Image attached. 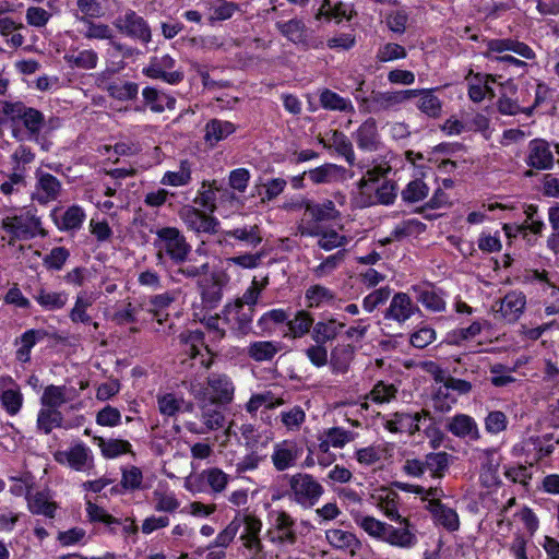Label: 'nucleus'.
<instances>
[{"label": "nucleus", "instance_id": "nucleus-1", "mask_svg": "<svg viewBox=\"0 0 559 559\" xmlns=\"http://www.w3.org/2000/svg\"><path fill=\"white\" fill-rule=\"evenodd\" d=\"M159 262L169 258L171 262H182L191 252V246L185 235L176 227H163L156 230L153 242Z\"/></svg>", "mask_w": 559, "mask_h": 559}, {"label": "nucleus", "instance_id": "nucleus-2", "mask_svg": "<svg viewBox=\"0 0 559 559\" xmlns=\"http://www.w3.org/2000/svg\"><path fill=\"white\" fill-rule=\"evenodd\" d=\"M487 57H491L496 61L518 68L521 71V74L525 72L527 63L504 52L510 51L525 59L535 58V52L530 46L512 38L491 39L487 43Z\"/></svg>", "mask_w": 559, "mask_h": 559}, {"label": "nucleus", "instance_id": "nucleus-3", "mask_svg": "<svg viewBox=\"0 0 559 559\" xmlns=\"http://www.w3.org/2000/svg\"><path fill=\"white\" fill-rule=\"evenodd\" d=\"M288 486L289 499L305 509L314 507L324 493L323 486L308 473L292 475L288 478Z\"/></svg>", "mask_w": 559, "mask_h": 559}, {"label": "nucleus", "instance_id": "nucleus-4", "mask_svg": "<svg viewBox=\"0 0 559 559\" xmlns=\"http://www.w3.org/2000/svg\"><path fill=\"white\" fill-rule=\"evenodd\" d=\"M235 385L231 379L225 373H211L206 379V385L198 390L193 389L192 394L199 403L215 405L229 404L234 399Z\"/></svg>", "mask_w": 559, "mask_h": 559}, {"label": "nucleus", "instance_id": "nucleus-5", "mask_svg": "<svg viewBox=\"0 0 559 559\" xmlns=\"http://www.w3.org/2000/svg\"><path fill=\"white\" fill-rule=\"evenodd\" d=\"M2 111L13 124L21 123L25 128L28 140L39 142V132L45 124L43 112L21 102H5Z\"/></svg>", "mask_w": 559, "mask_h": 559}, {"label": "nucleus", "instance_id": "nucleus-6", "mask_svg": "<svg viewBox=\"0 0 559 559\" xmlns=\"http://www.w3.org/2000/svg\"><path fill=\"white\" fill-rule=\"evenodd\" d=\"M40 219L35 216L14 215L7 216L1 221V227L10 235L8 240L10 246H13L21 238L33 237V229H38L41 236H46V230L40 228Z\"/></svg>", "mask_w": 559, "mask_h": 559}, {"label": "nucleus", "instance_id": "nucleus-7", "mask_svg": "<svg viewBox=\"0 0 559 559\" xmlns=\"http://www.w3.org/2000/svg\"><path fill=\"white\" fill-rule=\"evenodd\" d=\"M554 154L549 143L543 139H534L528 143L525 163L531 169L524 173L525 177H533L534 170H547L554 166Z\"/></svg>", "mask_w": 559, "mask_h": 559}, {"label": "nucleus", "instance_id": "nucleus-8", "mask_svg": "<svg viewBox=\"0 0 559 559\" xmlns=\"http://www.w3.org/2000/svg\"><path fill=\"white\" fill-rule=\"evenodd\" d=\"M115 26L120 33L139 39L143 44L151 41V28L147 22L132 10H127L123 15H120L115 21Z\"/></svg>", "mask_w": 559, "mask_h": 559}, {"label": "nucleus", "instance_id": "nucleus-9", "mask_svg": "<svg viewBox=\"0 0 559 559\" xmlns=\"http://www.w3.org/2000/svg\"><path fill=\"white\" fill-rule=\"evenodd\" d=\"M254 308L240 307L239 302L227 304L223 309V321L236 335H247L251 330Z\"/></svg>", "mask_w": 559, "mask_h": 559}, {"label": "nucleus", "instance_id": "nucleus-10", "mask_svg": "<svg viewBox=\"0 0 559 559\" xmlns=\"http://www.w3.org/2000/svg\"><path fill=\"white\" fill-rule=\"evenodd\" d=\"M175 59L169 55L153 57L143 69V74L151 79H160L169 84H178L183 80L182 71H169L175 67Z\"/></svg>", "mask_w": 559, "mask_h": 559}, {"label": "nucleus", "instance_id": "nucleus-11", "mask_svg": "<svg viewBox=\"0 0 559 559\" xmlns=\"http://www.w3.org/2000/svg\"><path fill=\"white\" fill-rule=\"evenodd\" d=\"M228 281V275L223 271L213 272L210 278L199 281L202 302L209 308H215L223 298V288Z\"/></svg>", "mask_w": 559, "mask_h": 559}, {"label": "nucleus", "instance_id": "nucleus-12", "mask_svg": "<svg viewBox=\"0 0 559 559\" xmlns=\"http://www.w3.org/2000/svg\"><path fill=\"white\" fill-rule=\"evenodd\" d=\"M35 177L36 190L33 194V200H36L39 204H47L60 197L62 185L57 177L41 169L36 170Z\"/></svg>", "mask_w": 559, "mask_h": 559}, {"label": "nucleus", "instance_id": "nucleus-13", "mask_svg": "<svg viewBox=\"0 0 559 559\" xmlns=\"http://www.w3.org/2000/svg\"><path fill=\"white\" fill-rule=\"evenodd\" d=\"M526 305V297L522 292H510L502 299L495 302L492 310L496 317L508 322H515L523 313Z\"/></svg>", "mask_w": 559, "mask_h": 559}, {"label": "nucleus", "instance_id": "nucleus-14", "mask_svg": "<svg viewBox=\"0 0 559 559\" xmlns=\"http://www.w3.org/2000/svg\"><path fill=\"white\" fill-rule=\"evenodd\" d=\"M516 94V88L514 84L508 81L504 85H502V93L497 102L498 111L501 115L515 116L520 112L525 114L526 116H531L533 114V107L522 106L520 103H524V97L513 96Z\"/></svg>", "mask_w": 559, "mask_h": 559}, {"label": "nucleus", "instance_id": "nucleus-15", "mask_svg": "<svg viewBox=\"0 0 559 559\" xmlns=\"http://www.w3.org/2000/svg\"><path fill=\"white\" fill-rule=\"evenodd\" d=\"M299 209H305L302 221L307 218L312 223H323L334 221L340 217V212L331 200H324L322 203H316L311 200H302L298 204Z\"/></svg>", "mask_w": 559, "mask_h": 559}, {"label": "nucleus", "instance_id": "nucleus-16", "mask_svg": "<svg viewBox=\"0 0 559 559\" xmlns=\"http://www.w3.org/2000/svg\"><path fill=\"white\" fill-rule=\"evenodd\" d=\"M400 526L395 527L391 524L385 525V534H383L382 542L392 546L401 548H411L416 542V535L411 531V523L407 518L396 521Z\"/></svg>", "mask_w": 559, "mask_h": 559}, {"label": "nucleus", "instance_id": "nucleus-17", "mask_svg": "<svg viewBox=\"0 0 559 559\" xmlns=\"http://www.w3.org/2000/svg\"><path fill=\"white\" fill-rule=\"evenodd\" d=\"M181 354L186 355L189 359H195L201 356L200 364L205 368H210L213 364V357L203 359V355L200 353V347L204 346V333L201 331H183L178 336Z\"/></svg>", "mask_w": 559, "mask_h": 559}, {"label": "nucleus", "instance_id": "nucleus-18", "mask_svg": "<svg viewBox=\"0 0 559 559\" xmlns=\"http://www.w3.org/2000/svg\"><path fill=\"white\" fill-rule=\"evenodd\" d=\"M416 91H399V92H372L370 104L372 111L388 110L400 105L411 98L416 97Z\"/></svg>", "mask_w": 559, "mask_h": 559}, {"label": "nucleus", "instance_id": "nucleus-19", "mask_svg": "<svg viewBox=\"0 0 559 559\" xmlns=\"http://www.w3.org/2000/svg\"><path fill=\"white\" fill-rule=\"evenodd\" d=\"M300 448L294 441L285 440L274 447L272 462L278 472L293 467L300 455Z\"/></svg>", "mask_w": 559, "mask_h": 559}, {"label": "nucleus", "instance_id": "nucleus-20", "mask_svg": "<svg viewBox=\"0 0 559 559\" xmlns=\"http://www.w3.org/2000/svg\"><path fill=\"white\" fill-rule=\"evenodd\" d=\"M428 412L421 411L420 413H415L414 415L408 413H394L393 418L386 420L385 428L390 432H408L409 435H415L420 430L419 421L423 416H427Z\"/></svg>", "mask_w": 559, "mask_h": 559}, {"label": "nucleus", "instance_id": "nucleus-21", "mask_svg": "<svg viewBox=\"0 0 559 559\" xmlns=\"http://www.w3.org/2000/svg\"><path fill=\"white\" fill-rule=\"evenodd\" d=\"M357 146L362 151L374 152L380 147V135L377 121L368 118L364 121L354 134Z\"/></svg>", "mask_w": 559, "mask_h": 559}, {"label": "nucleus", "instance_id": "nucleus-22", "mask_svg": "<svg viewBox=\"0 0 559 559\" xmlns=\"http://www.w3.org/2000/svg\"><path fill=\"white\" fill-rule=\"evenodd\" d=\"M182 218L188 227L197 233H216L217 219L201 210L188 207L183 211Z\"/></svg>", "mask_w": 559, "mask_h": 559}, {"label": "nucleus", "instance_id": "nucleus-23", "mask_svg": "<svg viewBox=\"0 0 559 559\" xmlns=\"http://www.w3.org/2000/svg\"><path fill=\"white\" fill-rule=\"evenodd\" d=\"M445 428L457 438L478 440L480 437L476 421L466 414H457L450 418Z\"/></svg>", "mask_w": 559, "mask_h": 559}, {"label": "nucleus", "instance_id": "nucleus-24", "mask_svg": "<svg viewBox=\"0 0 559 559\" xmlns=\"http://www.w3.org/2000/svg\"><path fill=\"white\" fill-rule=\"evenodd\" d=\"M428 510L432 514L435 521L450 532L459 530V515L452 508L443 504L440 499H430Z\"/></svg>", "mask_w": 559, "mask_h": 559}, {"label": "nucleus", "instance_id": "nucleus-25", "mask_svg": "<svg viewBox=\"0 0 559 559\" xmlns=\"http://www.w3.org/2000/svg\"><path fill=\"white\" fill-rule=\"evenodd\" d=\"M57 212L58 209L52 212V217L59 230L74 231L82 227L85 212L81 206L71 205L60 216L57 215Z\"/></svg>", "mask_w": 559, "mask_h": 559}, {"label": "nucleus", "instance_id": "nucleus-26", "mask_svg": "<svg viewBox=\"0 0 559 559\" xmlns=\"http://www.w3.org/2000/svg\"><path fill=\"white\" fill-rule=\"evenodd\" d=\"M235 131L236 127L230 121L213 118L204 127V141L213 147Z\"/></svg>", "mask_w": 559, "mask_h": 559}, {"label": "nucleus", "instance_id": "nucleus-27", "mask_svg": "<svg viewBox=\"0 0 559 559\" xmlns=\"http://www.w3.org/2000/svg\"><path fill=\"white\" fill-rule=\"evenodd\" d=\"M319 142L325 148H334L337 154L342 155L349 165L355 163V153L353 144L349 139L338 130H332L331 136L325 141L323 138H319Z\"/></svg>", "mask_w": 559, "mask_h": 559}, {"label": "nucleus", "instance_id": "nucleus-28", "mask_svg": "<svg viewBox=\"0 0 559 559\" xmlns=\"http://www.w3.org/2000/svg\"><path fill=\"white\" fill-rule=\"evenodd\" d=\"M245 525V532L241 534L240 539L243 542V546L248 549H255L257 551L262 550V543L260 539V532L262 528V522L259 518L252 514L245 515L241 520V525Z\"/></svg>", "mask_w": 559, "mask_h": 559}, {"label": "nucleus", "instance_id": "nucleus-29", "mask_svg": "<svg viewBox=\"0 0 559 559\" xmlns=\"http://www.w3.org/2000/svg\"><path fill=\"white\" fill-rule=\"evenodd\" d=\"M295 520L286 511L276 512L274 528L277 532V542L280 544H296L297 533L295 531Z\"/></svg>", "mask_w": 559, "mask_h": 559}, {"label": "nucleus", "instance_id": "nucleus-30", "mask_svg": "<svg viewBox=\"0 0 559 559\" xmlns=\"http://www.w3.org/2000/svg\"><path fill=\"white\" fill-rule=\"evenodd\" d=\"M177 269L173 271V278L177 282L181 281L180 276L188 280H194L206 275L210 270L207 262L197 263L192 259H183L182 262H173Z\"/></svg>", "mask_w": 559, "mask_h": 559}, {"label": "nucleus", "instance_id": "nucleus-31", "mask_svg": "<svg viewBox=\"0 0 559 559\" xmlns=\"http://www.w3.org/2000/svg\"><path fill=\"white\" fill-rule=\"evenodd\" d=\"M145 106L153 112L159 114L167 109H174L176 99L169 95L160 93L154 87H145L142 92Z\"/></svg>", "mask_w": 559, "mask_h": 559}, {"label": "nucleus", "instance_id": "nucleus-32", "mask_svg": "<svg viewBox=\"0 0 559 559\" xmlns=\"http://www.w3.org/2000/svg\"><path fill=\"white\" fill-rule=\"evenodd\" d=\"M413 310L414 307L408 295L404 293H397L392 298L385 318H391L399 322H404L412 316Z\"/></svg>", "mask_w": 559, "mask_h": 559}, {"label": "nucleus", "instance_id": "nucleus-33", "mask_svg": "<svg viewBox=\"0 0 559 559\" xmlns=\"http://www.w3.org/2000/svg\"><path fill=\"white\" fill-rule=\"evenodd\" d=\"M275 26L283 36L294 44L307 43V27L302 20L292 19L287 22L278 21Z\"/></svg>", "mask_w": 559, "mask_h": 559}, {"label": "nucleus", "instance_id": "nucleus-34", "mask_svg": "<svg viewBox=\"0 0 559 559\" xmlns=\"http://www.w3.org/2000/svg\"><path fill=\"white\" fill-rule=\"evenodd\" d=\"M46 336V332L43 330H27L25 333L21 335L20 338L15 341V344H20L15 356L16 359L21 362H27L31 359V350L35 346V344L43 340Z\"/></svg>", "mask_w": 559, "mask_h": 559}, {"label": "nucleus", "instance_id": "nucleus-35", "mask_svg": "<svg viewBox=\"0 0 559 559\" xmlns=\"http://www.w3.org/2000/svg\"><path fill=\"white\" fill-rule=\"evenodd\" d=\"M355 347L350 344L335 346L331 352L330 364L334 372L345 373L354 358Z\"/></svg>", "mask_w": 559, "mask_h": 559}, {"label": "nucleus", "instance_id": "nucleus-36", "mask_svg": "<svg viewBox=\"0 0 559 559\" xmlns=\"http://www.w3.org/2000/svg\"><path fill=\"white\" fill-rule=\"evenodd\" d=\"M64 60L72 68L92 70L97 66L98 56L92 49L72 50L64 55Z\"/></svg>", "mask_w": 559, "mask_h": 559}, {"label": "nucleus", "instance_id": "nucleus-37", "mask_svg": "<svg viewBox=\"0 0 559 559\" xmlns=\"http://www.w3.org/2000/svg\"><path fill=\"white\" fill-rule=\"evenodd\" d=\"M97 445L100 448L105 457L112 459L124 453L134 455L131 449V443L122 439H104L103 437H94Z\"/></svg>", "mask_w": 559, "mask_h": 559}, {"label": "nucleus", "instance_id": "nucleus-38", "mask_svg": "<svg viewBox=\"0 0 559 559\" xmlns=\"http://www.w3.org/2000/svg\"><path fill=\"white\" fill-rule=\"evenodd\" d=\"M416 97H419L417 107L418 109L431 118H437L441 115L442 104L441 100L433 94L432 90H415Z\"/></svg>", "mask_w": 559, "mask_h": 559}, {"label": "nucleus", "instance_id": "nucleus-39", "mask_svg": "<svg viewBox=\"0 0 559 559\" xmlns=\"http://www.w3.org/2000/svg\"><path fill=\"white\" fill-rule=\"evenodd\" d=\"M280 347L271 341H257L247 348L248 356L254 361H269L278 353Z\"/></svg>", "mask_w": 559, "mask_h": 559}, {"label": "nucleus", "instance_id": "nucleus-40", "mask_svg": "<svg viewBox=\"0 0 559 559\" xmlns=\"http://www.w3.org/2000/svg\"><path fill=\"white\" fill-rule=\"evenodd\" d=\"M211 404L200 403L201 418L205 428L193 430L197 433H206L211 430H217L224 426L225 416L221 411L210 408Z\"/></svg>", "mask_w": 559, "mask_h": 559}, {"label": "nucleus", "instance_id": "nucleus-41", "mask_svg": "<svg viewBox=\"0 0 559 559\" xmlns=\"http://www.w3.org/2000/svg\"><path fill=\"white\" fill-rule=\"evenodd\" d=\"M342 328H344V323H336L335 320L328 322L320 321L313 326L312 338L317 344H325L334 340Z\"/></svg>", "mask_w": 559, "mask_h": 559}, {"label": "nucleus", "instance_id": "nucleus-42", "mask_svg": "<svg viewBox=\"0 0 559 559\" xmlns=\"http://www.w3.org/2000/svg\"><path fill=\"white\" fill-rule=\"evenodd\" d=\"M320 105L329 110L354 111V106L350 100L328 88L323 90L320 94Z\"/></svg>", "mask_w": 559, "mask_h": 559}, {"label": "nucleus", "instance_id": "nucleus-43", "mask_svg": "<svg viewBox=\"0 0 559 559\" xmlns=\"http://www.w3.org/2000/svg\"><path fill=\"white\" fill-rule=\"evenodd\" d=\"M399 500L400 496L392 490H384V493L378 497V507L391 521H397L404 518L399 513Z\"/></svg>", "mask_w": 559, "mask_h": 559}, {"label": "nucleus", "instance_id": "nucleus-44", "mask_svg": "<svg viewBox=\"0 0 559 559\" xmlns=\"http://www.w3.org/2000/svg\"><path fill=\"white\" fill-rule=\"evenodd\" d=\"M475 80L476 82L472 83L468 88V96L473 102H481L486 94H488L490 97L495 96L493 90L489 85L490 82L495 81L491 75L487 74L483 76L481 74L477 73L475 75Z\"/></svg>", "mask_w": 559, "mask_h": 559}, {"label": "nucleus", "instance_id": "nucleus-45", "mask_svg": "<svg viewBox=\"0 0 559 559\" xmlns=\"http://www.w3.org/2000/svg\"><path fill=\"white\" fill-rule=\"evenodd\" d=\"M325 537L329 544L337 549H353L358 544L353 533L338 528L328 530Z\"/></svg>", "mask_w": 559, "mask_h": 559}, {"label": "nucleus", "instance_id": "nucleus-46", "mask_svg": "<svg viewBox=\"0 0 559 559\" xmlns=\"http://www.w3.org/2000/svg\"><path fill=\"white\" fill-rule=\"evenodd\" d=\"M449 456L447 452L427 454L424 460L425 471H430L433 478H442L449 466Z\"/></svg>", "mask_w": 559, "mask_h": 559}, {"label": "nucleus", "instance_id": "nucleus-47", "mask_svg": "<svg viewBox=\"0 0 559 559\" xmlns=\"http://www.w3.org/2000/svg\"><path fill=\"white\" fill-rule=\"evenodd\" d=\"M63 416L61 412L56 408H43L38 413L37 427L46 435L50 433L55 427H61Z\"/></svg>", "mask_w": 559, "mask_h": 559}, {"label": "nucleus", "instance_id": "nucleus-48", "mask_svg": "<svg viewBox=\"0 0 559 559\" xmlns=\"http://www.w3.org/2000/svg\"><path fill=\"white\" fill-rule=\"evenodd\" d=\"M107 92L110 97L118 100H132L135 99L139 93V85L134 82H112L107 86Z\"/></svg>", "mask_w": 559, "mask_h": 559}, {"label": "nucleus", "instance_id": "nucleus-49", "mask_svg": "<svg viewBox=\"0 0 559 559\" xmlns=\"http://www.w3.org/2000/svg\"><path fill=\"white\" fill-rule=\"evenodd\" d=\"M27 502L28 508L32 513L35 514H44L46 516L52 518L56 504L49 502L46 495L44 492H36L32 495L29 491L27 492Z\"/></svg>", "mask_w": 559, "mask_h": 559}, {"label": "nucleus", "instance_id": "nucleus-50", "mask_svg": "<svg viewBox=\"0 0 559 559\" xmlns=\"http://www.w3.org/2000/svg\"><path fill=\"white\" fill-rule=\"evenodd\" d=\"M314 319L308 311L300 310L293 320L287 322V325L294 337H301L310 331Z\"/></svg>", "mask_w": 559, "mask_h": 559}, {"label": "nucleus", "instance_id": "nucleus-51", "mask_svg": "<svg viewBox=\"0 0 559 559\" xmlns=\"http://www.w3.org/2000/svg\"><path fill=\"white\" fill-rule=\"evenodd\" d=\"M40 402L45 407L58 409V407L67 402L66 386H58L53 384L46 386Z\"/></svg>", "mask_w": 559, "mask_h": 559}, {"label": "nucleus", "instance_id": "nucleus-52", "mask_svg": "<svg viewBox=\"0 0 559 559\" xmlns=\"http://www.w3.org/2000/svg\"><path fill=\"white\" fill-rule=\"evenodd\" d=\"M428 187L427 185L420 180L416 179L411 181L404 190H402L401 195L405 202L416 203L424 200L428 195Z\"/></svg>", "mask_w": 559, "mask_h": 559}, {"label": "nucleus", "instance_id": "nucleus-53", "mask_svg": "<svg viewBox=\"0 0 559 559\" xmlns=\"http://www.w3.org/2000/svg\"><path fill=\"white\" fill-rule=\"evenodd\" d=\"M227 236L247 242L250 246L257 247L262 241L261 231L258 225H252L249 228H235L227 231Z\"/></svg>", "mask_w": 559, "mask_h": 559}, {"label": "nucleus", "instance_id": "nucleus-54", "mask_svg": "<svg viewBox=\"0 0 559 559\" xmlns=\"http://www.w3.org/2000/svg\"><path fill=\"white\" fill-rule=\"evenodd\" d=\"M40 306L48 310L61 309L67 302L64 293L48 292L40 289L35 297Z\"/></svg>", "mask_w": 559, "mask_h": 559}, {"label": "nucleus", "instance_id": "nucleus-55", "mask_svg": "<svg viewBox=\"0 0 559 559\" xmlns=\"http://www.w3.org/2000/svg\"><path fill=\"white\" fill-rule=\"evenodd\" d=\"M338 167L334 164H324L308 171L309 179L316 183H330L336 179Z\"/></svg>", "mask_w": 559, "mask_h": 559}, {"label": "nucleus", "instance_id": "nucleus-56", "mask_svg": "<svg viewBox=\"0 0 559 559\" xmlns=\"http://www.w3.org/2000/svg\"><path fill=\"white\" fill-rule=\"evenodd\" d=\"M92 304L93 300L91 297H88L86 294H79L74 307L70 312V319L72 320V322L90 323L92 319L86 313V309L91 307Z\"/></svg>", "mask_w": 559, "mask_h": 559}, {"label": "nucleus", "instance_id": "nucleus-57", "mask_svg": "<svg viewBox=\"0 0 559 559\" xmlns=\"http://www.w3.org/2000/svg\"><path fill=\"white\" fill-rule=\"evenodd\" d=\"M2 407L10 414L16 415L23 404V395L19 389H8L0 394Z\"/></svg>", "mask_w": 559, "mask_h": 559}, {"label": "nucleus", "instance_id": "nucleus-58", "mask_svg": "<svg viewBox=\"0 0 559 559\" xmlns=\"http://www.w3.org/2000/svg\"><path fill=\"white\" fill-rule=\"evenodd\" d=\"M59 455L64 456L69 465L76 471L83 469L88 461L87 449L82 444H76Z\"/></svg>", "mask_w": 559, "mask_h": 559}, {"label": "nucleus", "instance_id": "nucleus-59", "mask_svg": "<svg viewBox=\"0 0 559 559\" xmlns=\"http://www.w3.org/2000/svg\"><path fill=\"white\" fill-rule=\"evenodd\" d=\"M281 420L288 430L297 431L306 420V413L301 406L296 405L286 412H282Z\"/></svg>", "mask_w": 559, "mask_h": 559}, {"label": "nucleus", "instance_id": "nucleus-60", "mask_svg": "<svg viewBox=\"0 0 559 559\" xmlns=\"http://www.w3.org/2000/svg\"><path fill=\"white\" fill-rule=\"evenodd\" d=\"M154 509L159 512L173 513L179 508V501L171 492L155 490L153 492Z\"/></svg>", "mask_w": 559, "mask_h": 559}, {"label": "nucleus", "instance_id": "nucleus-61", "mask_svg": "<svg viewBox=\"0 0 559 559\" xmlns=\"http://www.w3.org/2000/svg\"><path fill=\"white\" fill-rule=\"evenodd\" d=\"M203 476L214 492L224 491L229 481V476L217 467L205 469Z\"/></svg>", "mask_w": 559, "mask_h": 559}, {"label": "nucleus", "instance_id": "nucleus-62", "mask_svg": "<svg viewBox=\"0 0 559 559\" xmlns=\"http://www.w3.org/2000/svg\"><path fill=\"white\" fill-rule=\"evenodd\" d=\"M308 307H319L322 302L334 299V294L326 287L321 285L310 286L306 292Z\"/></svg>", "mask_w": 559, "mask_h": 559}, {"label": "nucleus", "instance_id": "nucleus-63", "mask_svg": "<svg viewBox=\"0 0 559 559\" xmlns=\"http://www.w3.org/2000/svg\"><path fill=\"white\" fill-rule=\"evenodd\" d=\"M356 523L370 536L382 540L386 523L369 515L356 518Z\"/></svg>", "mask_w": 559, "mask_h": 559}, {"label": "nucleus", "instance_id": "nucleus-64", "mask_svg": "<svg viewBox=\"0 0 559 559\" xmlns=\"http://www.w3.org/2000/svg\"><path fill=\"white\" fill-rule=\"evenodd\" d=\"M143 481V473L136 466H130L122 469L120 485L126 490H136L141 488Z\"/></svg>", "mask_w": 559, "mask_h": 559}]
</instances>
